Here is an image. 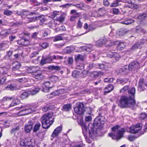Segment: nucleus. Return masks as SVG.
Segmentation results:
<instances>
[{
	"label": "nucleus",
	"instance_id": "nucleus-1",
	"mask_svg": "<svg viewBox=\"0 0 147 147\" xmlns=\"http://www.w3.org/2000/svg\"><path fill=\"white\" fill-rule=\"evenodd\" d=\"M135 105L136 101L134 98L123 96L120 99L118 106L122 108H130L133 107Z\"/></svg>",
	"mask_w": 147,
	"mask_h": 147
},
{
	"label": "nucleus",
	"instance_id": "nucleus-2",
	"mask_svg": "<svg viewBox=\"0 0 147 147\" xmlns=\"http://www.w3.org/2000/svg\"><path fill=\"white\" fill-rule=\"evenodd\" d=\"M53 113L49 112L44 114L41 118L42 127L44 129L49 128L54 121V118L53 117Z\"/></svg>",
	"mask_w": 147,
	"mask_h": 147
},
{
	"label": "nucleus",
	"instance_id": "nucleus-3",
	"mask_svg": "<svg viewBox=\"0 0 147 147\" xmlns=\"http://www.w3.org/2000/svg\"><path fill=\"white\" fill-rule=\"evenodd\" d=\"M112 131L114 133H109V136L114 140H119L123 137V134L125 132V129L123 128H121L118 125L113 127L111 128Z\"/></svg>",
	"mask_w": 147,
	"mask_h": 147
},
{
	"label": "nucleus",
	"instance_id": "nucleus-4",
	"mask_svg": "<svg viewBox=\"0 0 147 147\" xmlns=\"http://www.w3.org/2000/svg\"><path fill=\"white\" fill-rule=\"evenodd\" d=\"M26 105L22 106L19 108V109L22 108H25L19 112L18 113H14L12 115L13 117H17L18 116H21L28 114L31 112V109L30 108H26Z\"/></svg>",
	"mask_w": 147,
	"mask_h": 147
},
{
	"label": "nucleus",
	"instance_id": "nucleus-5",
	"mask_svg": "<svg viewBox=\"0 0 147 147\" xmlns=\"http://www.w3.org/2000/svg\"><path fill=\"white\" fill-rule=\"evenodd\" d=\"M28 34L26 33H23L20 34L19 36L20 38H22L21 40H18L17 43L19 45H25L29 44V41L27 39L26 36L28 37Z\"/></svg>",
	"mask_w": 147,
	"mask_h": 147
},
{
	"label": "nucleus",
	"instance_id": "nucleus-6",
	"mask_svg": "<svg viewBox=\"0 0 147 147\" xmlns=\"http://www.w3.org/2000/svg\"><path fill=\"white\" fill-rule=\"evenodd\" d=\"M74 109L76 113L79 115L82 114L85 111L84 105L81 103L78 104L77 107H75Z\"/></svg>",
	"mask_w": 147,
	"mask_h": 147
},
{
	"label": "nucleus",
	"instance_id": "nucleus-7",
	"mask_svg": "<svg viewBox=\"0 0 147 147\" xmlns=\"http://www.w3.org/2000/svg\"><path fill=\"white\" fill-rule=\"evenodd\" d=\"M142 126V124L140 123L135 125H133L132 127L129 128L130 132L133 134L138 133L139 131L141 129Z\"/></svg>",
	"mask_w": 147,
	"mask_h": 147
},
{
	"label": "nucleus",
	"instance_id": "nucleus-8",
	"mask_svg": "<svg viewBox=\"0 0 147 147\" xmlns=\"http://www.w3.org/2000/svg\"><path fill=\"white\" fill-rule=\"evenodd\" d=\"M31 140H30V141H29L28 138H26L21 140L20 141V147H33Z\"/></svg>",
	"mask_w": 147,
	"mask_h": 147
},
{
	"label": "nucleus",
	"instance_id": "nucleus-9",
	"mask_svg": "<svg viewBox=\"0 0 147 147\" xmlns=\"http://www.w3.org/2000/svg\"><path fill=\"white\" fill-rule=\"evenodd\" d=\"M36 15V13L35 12H31L29 14H27L26 15V17L29 20L28 21L30 22L34 21L36 20H38L40 19L41 16H33L34 15Z\"/></svg>",
	"mask_w": 147,
	"mask_h": 147
},
{
	"label": "nucleus",
	"instance_id": "nucleus-10",
	"mask_svg": "<svg viewBox=\"0 0 147 147\" xmlns=\"http://www.w3.org/2000/svg\"><path fill=\"white\" fill-rule=\"evenodd\" d=\"M103 117H98L95 119L93 124L94 126H98V127H102L104 124L105 121L102 120Z\"/></svg>",
	"mask_w": 147,
	"mask_h": 147
},
{
	"label": "nucleus",
	"instance_id": "nucleus-11",
	"mask_svg": "<svg viewBox=\"0 0 147 147\" xmlns=\"http://www.w3.org/2000/svg\"><path fill=\"white\" fill-rule=\"evenodd\" d=\"M42 73V71L40 70L34 71L32 73L33 77L39 80H41L43 78Z\"/></svg>",
	"mask_w": 147,
	"mask_h": 147
},
{
	"label": "nucleus",
	"instance_id": "nucleus-12",
	"mask_svg": "<svg viewBox=\"0 0 147 147\" xmlns=\"http://www.w3.org/2000/svg\"><path fill=\"white\" fill-rule=\"evenodd\" d=\"M50 83L49 82H45L42 84L43 89L42 91L44 92H48L49 89L52 88L50 86Z\"/></svg>",
	"mask_w": 147,
	"mask_h": 147
},
{
	"label": "nucleus",
	"instance_id": "nucleus-13",
	"mask_svg": "<svg viewBox=\"0 0 147 147\" xmlns=\"http://www.w3.org/2000/svg\"><path fill=\"white\" fill-rule=\"evenodd\" d=\"M107 57L109 58H115L117 60L119 59V55L116 52H113L111 51H109L107 53Z\"/></svg>",
	"mask_w": 147,
	"mask_h": 147
},
{
	"label": "nucleus",
	"instance_id": "nucleus-14",
	"mask_svg": "<svg viewBox=\"0 0 147 147\" xmlns=\"http://www.w3.org/2000/svg\"><path fill=\"white\" fill-rule=\"evenodd\" d=\"M139 67V63L135 61L131 63L128 67L129 70H132L134 69H138Z\"/></svg>",
	"mask_w": 147,
	"mask_h": 147
},
{
	"label": "nucleus",
	"instance_id": "nucleus-15",
	"mask_svg": "<svg viewBox=\"0 0 147 147\" xmlns=\"http://www.w3.org/2000/svg\"><path fill=\"white\" fill-rule=\"evenodd\" d=\"M62 130V127L61 126H59L56 128L54 131L51 136L53 137H57L58 134L60 133Z\"/></svg>",
	"mask_w": 147,
	"mask_h": 147
},
{
	"label": "nucleus",
	"instance_id": "nucleus-16",
	"mask_svg": "<svg viewBox=\"0 0 147 147\" xmlns=\"http://www.w3.org/2000/svg\"><path fill=\"white\" fill-rule=\"evenodd\" d=\"M115 45H117V49L119 50H122L124 49L125 45L123 42H120L119 41H115Z\"/></svg>",
	"mask_w": 147,
	"mask_h": 147
},
{
	"label": "nucleus",
	"instance_id": "nucleus-17",
	"mask_svg": "<svg viewBox=\"0 0 147 147\" xmlns=\"http://www.w3.org/2000/svg\"><path fill=\"white\" fill-rule=\"evenodd\" d=\"M33 123L32 122H28L25 126V130L27 132H30L32 129Z\"/></svg>",
	"mask_w": 147,
	"mask_h": 147
},
{
	"label": "nucleus",
	"instance_id": "nucleus-18",
	"mask_svg": "<svg viewBox=\"0 0 147 147\" xmlns=\"http://www.w3.org/2000/svg\"><path fill=\"white\" fill-rule=\"evenodd\" d=\"M6 89L7 90L12 91L18 90V88L16 85L11 84L7 85L6 87Z\"/></svg>",
	"mask_w": 147,
	"mask_h": 147
},
{
	"label": "nucleus",
	"instance_id": "nucleus-19",
	"mask_svg": "<svg viewBox=\"0 0 147 147\" xmlns=\"http://www.w3.org/2000/svg\"><path fill=\"white\" fill-rule=\"evenodd\" d=\"M128 66L127 65L123 67L119 70V72L121 74H126L128 71Z\"/></svg>",
	"mask_w": 147,
	"mask_h": 147
},
{
	"label": "nucleus",
	"instance_id": "nucleus-20",
	"mask_svg": "<svg viewBox=\"0 0 147 147\" xmlns=\"http://www.w3.org/2000/svg\"><path fill=\"white\" fill-rule=\"evenodd\" d=\"M13 66V70L16 71L21 66L20 64L18 62L16 61L13 62L12 64Z\"/></svg>",
	"mask_w": 147,
	"mask_h": 147
},
{
	"label": "nucleus",
	"instance_id": "nucleus-21",
	"mask_svg": "<svg viewBox=\"0 0 147 147\" xmlns=\"http://www.w3.org/2000/svg\"><path fill=\"white\" fill-rule=\"evenodd\" d=\"M113 89V86L112 85H109L106 87L105 89L104 94H105L106 93H108L111 92Z\"/></svg>",
	"mask_w": 147,
	"mask_h": 147
},
{
	"label": "nucleus",
	"instance_id": "nucleus-22",
	"mask_svg": "<svg viewBox=\"0 0 147 147\" xmlns=\"http://www.w3.org/2000/svg\"><path fill=\"white\" fill-rule=\"evenodd\" d=\"M129 96H131L132 98H134V95L135 92V89L134 88H131V89H129L128 91Z\"/></svg>",
	"mask_w": 147,
	"mask_h": 147
},
{
	"label": "nucleus",
	"instance_id": "nucleus-23",
	"mask_svg": "<svg viewBox=\"0 0 147 147\" xmlns=\"http://www.w3.org/2000/svg\"><path fill=\"white\" fill-rule=\"evenodd\" d=\"M127 32L126 30L124 28H122L118 30L117 31V34L119 36L124 35Z\"/></svg>",
	"mask_w": 147,
	"mask_h": 147
},
{
	"label": "nucleus",
	"instance_id": "nucleus-24",
	"mask_svg": "<svg viewBox=\"0 0 147 147\" xmlns=\"http://www.w3.org/2000/svg\"><path fill=\"white\" fill-rule=\"evenodd\" d=\"M39 90V89L38 88H34L31 90H29V92L30 94L33 95L38 93Z\"/></svg>",
	"mask_w": 147,
	"mask_h": 147
},
{
	"label": "nucleus",
	"instance_id": "nucleus-25",
	"mask_svg": "<svg viewBox=\"0 0 147 147\" xmlns=\"http://www.w3.org/2000/svg\"><path fill=\"white\" fill-rule=\"evenodd\" d=\"M52 60V59L50 57H48L46 59H42L40 62V63L42 65H43L47 63L51 62Z\"/></svg>",
	"mask_w": 147,
	"mask_h": 147
},
{
	"label": "nucleus",
	"instance_id": "nucleus-26",
	"mask_svg": "<svg viewBox=\"0 0 147 147\" xmlns=\"http://www.w3.org/2000/svg\"><path fill=\"white\" fill-rule=\"evenodd\" d=\"M107 41V39L106 38L101 39L98 40L96 42V45L97 46H99L105 43V41Z\"/></svg>",
	"mask_w": 147,
	"mask_h": 147
},
{
	"label": "nucleus",
	"instance_id": "nucleus-27",
	"mask_svg": "<svg viewBox=\"0 0 147 147\" xmlns=\"http://www.w3.org/2000/svg\"><path fill=\"white\" fill-rule=\"evenodd\" d=\"M29 94H29L28 90L25 91L21 93L20 97L22 99H24L27 98Z\"/></svg>",
	"mask_w": 147,
	"mask_h": 147
},
{
	"label": "nucleus",
	"instance_id": "nucleus-28",
	"mask_svg": "<svg viewBox=\"0 0 147 147\" xmlns=\"http://www.w3.org/2000/svg\"><path fill=\"white\" fill-rule=\"evenodd\" d=\"M97 66L96 67L97 68H99L100 69H102L103 70H107V69L108 68L107 66L101 63L99 64L97 63V64H96Z\"/></svg>",
	"mask_w": 147,
	"mask_h": 147
},
{
	"label": "nucleus",
	"instance_id": "nucleus-29",
	"mask_svg": "<svg viewBox=\"0 0 147 147\" xmlns=\"http://www.w3.org/2000/svg\"><path fill=\"white\" fill-rule=\"evenodd\" d=\"M61 69V67L58 66H55L54 65L50 66L48 67V69L51 70L59 71Z\"/></svg>",
	"mask_w": 147,
	"mask_h": 147
},
{
	"label": "nucleus",
	"instance_id": "nucleus-30",
	"mask_svg": "<svg viewBox=\"0 0 147 147\" xmlns=\"http://www.w3.org/2000/svg\"><path fill=\"white\" fill-rule=\"evenodd\" d=\"M54 107L51 105H46L44 106L42 108V110L44 112H46L49 109H54Z\"/></svg>",
	"mask_w": 147,
	"mask_h": 147
},
{
	"label": "nucleus",
	"instance_id": "nucleus-31",
	"mask_svg": "<svg viewBox=\"0 0 147 147\" xmlns=\"http://www.w3.org/2000/svg\"><path fill=\"white\" fill-rule=\"evenodd\" d=\"M84 28L85 29H87L88 28V31H86L85 33L88 32L90 31H92L94 30V28L90 26H89L88 27V25L87 23L85 24L84 26Z\"/></svg>",
	"mask_w": 147,
	"mask_h": 147
},
{
	"label": "nucleus",
	"instance_id": "nucleus-32",
	"mask_svg": "<svg viewBox=\"0 0 147 147\" xmlns=\"http://www.w3.org/2000/svg\"><path fill=\"white\" fill-rule=\"evenodd\" d=\"M20 127L19 126H17L16 127L12 129L11 131V133L14 134V135L17 134H18L19 131Z\"/></svg>",
	"mask_w": 147,
	"mask_h": 147
},
{
	"label": "nucleus",
	"instance_id": "nucleus-33",
	"mask_svg": "<svg viewBox=\"0 0 147 147\" xmlns=\"http://www.w3.org/2000/svg\"><path fill=\"white\" fill-rule=\"evenodd\" d=\"M107 47L111 46L112 45H115V41L113 42L110 40H107L105 43Z\"/></svg>",
	"mask_w": 147,
	"mask_h": 147
},
{
	"label": "nucleus",
	"instance_id": "nucleus-34",
	"mask_svg": "<svg viewBox=\"0 0 147 147\" xmlns=\"http://www.w3.org/2000/svg\"><path fill=\"white\" fill-rule=\"evenodd\" d=\"M13 103H12L8 107V108H10L11 107H13L15 105H16L20 102V100L18 99H13Z\"/></svg>",
	"mask_w": 147,
	"mask_h": 147
},
{
	"label": "nucleus",
	"instance_id": "nucleus-35",
	"mask_svg": "<svg viewBox=\"0 0 147 147\" xmlns=\"http://www.w3.org/2000/svg\"><path fill=\"white\" fill-rule=\"evenodd\" d=\"M75 59L76 61H83L84 59L83 56L80 54L75 56Z\"/></svg>",
	"mask_w": 147,
	"mask_h": 147
},
{
	"label": "nucleus",
	"instance_id": "nucleus-36",
	"mask_svg": "<svg viewBox=\"0 0 147 147\" xmlns=\"http://www.w3.org/2000/svg\"><path fill=\"white\" fill-rule=\"evenodd\" d=\"M71 106L70 105L67 104L65 105L63 107V110L64 111H67L71 109Z\"/></svg>",
	"mask_w": 147,
	"mask_h": 147
},
{
	"label": "nucleus",
	"instance_id": "nucleus-37",
	"mask_svg": "<svg viewBox=\"0 0 147 147\" xmlns=\"http://www.w3.org/2000/svg\"><path fill=\"white\" fill-rule=\"evenodd\" d=\"M134 22V20L132 19H128L125 21L122 22L123 24L128 25Z\"/></svg>",
	"mask_w": 147,
	"mask_h": 147
},
{
	"label": "nucleus",
	"instance_id": "nucleus-38",
	"mask_svg": "<svg viewBox=\"0 0 147 147\" xmlns=\"http://www.w3.org/2000/svg\"><path fill=\"white\" fill-rule=\"evenodd\" d=\"M40 126L41 124L40 123H36L34 126L33 130V131L35 132L39 130Z\"/></svg>",
	"mask_w": 147,
	"mask_h": 147
},
{
	"label": "nucleus",
	"instance_id": "nucleus-39",
	"mask_svg": "<svg viewBox=\"0 0 147 147\" xmlns=\"http://www.w3.org/2000/svg\"><path fill=\"white\" fill-rule=\"evenodd\" d=\"M63 50L65 53H69L71 52L72 51V48L71 47H67Z\"/></svg>",
	"mask_w": 147,
	"mask_h": 147
},
{
	"label": "nucleus",
	"instance_id": "nucleus-40",
	"mask_svg": "<svg viewBox=\"0 0 147 147\" xmlns=\"http://www.w3.org/2000/svg\"><path fill=\"white\" fill-rule=\"evenodd\" d=\"M136 31L139 33L144 32V30L140 26H138L136 27Z\"/></svg>",
	"mask_w": 147,
	"mask_h": 147
},
{
	"label": "nucleus",
	"instance_id": "nucleus-41",
	"mask_svg": "<svg viewBox=\"0 0 147 147\" xmlns=\"http://www.w3.org/2000/svg\"><path fill=\"white\" fill-rule=\"evenodd\" d=\"M63 39V37L61 35H58L55 36L53 39V41L55 42L57 41L61 40Z\"/></svg>",
	"mask_w": 147,
	"mask_h": 147
},
{
	"label": "nucleus",
	"instance_id": "nucleus-42",
	"mask_svg": "<svg viewBox=\"0 0 147 147\" xmlns=\"http://www.w3.org/2000/svg\"><path fill=\"white\" fill-rule=\"evenodd\" d=\"M129 6L131 8L134 9H137L139 7V6L138 5L134 4L133 3L130 5H129Z\"/></svg>",
	"mask_w": 147,
	"mask_h": 147
},
{
	"label": "nucleus",
	"instance_id": "nucleus-43",
	"mask_svg": "<svg viewBox=\"0 0 147 147\" xmlns=\"http://www.w3.org/2000/svg\"><path fill=\"white\" fill-rule=\"evenodd\" d=\"M60 13L58 11H54L51 14V18H54L57 16L59 15Z\"/></svg>",
	"mask_w": 147,
	"mask_h": 147
},
{
	"label": "nucleus",
	"instance_id": "nucleus-44",
	"mask_svg": "<svg viewBox=\"0 0 147 147\" xmlns=\"http://www.w3.org/2000/svg\"><path fill=\"white\" fill-rule=\"evenodd\" d=\"M39 46L43 49L46 48L48 46L47 43L46 42L41 43L39 44Z\"/></svg>",
	"mask_w": 147,
	"mask_h": 147
},
{
	"label": "nucleus",
	"instance_id": "nucleus-45",
	"mask_svg": "<svg viewBox=\"0 0 147 147\" xmlns=\"http://www.w3.org/2000/svg\"><path fill=\"white\" fill-rule=\"evenodd\" d=\"M144 80L143 79H140L139 81L138 87L141 86H147V85L144 83Z\"/></svg>",
	"mask_w": 147,
	"mask_h": 147
},
{
	"label": "nucleus",
	"instance_id": "nucleus-46",
	"mask_svg": "<svg viewBox=\"0 0 147 147\" xmlns=\"http://www.w3.org/2000/svg\"><path fill=\"white\" fill-rule=\"evenodd\" d=\"M140 45L139 42H137L132 47V49H136L137 48H139L140 47Z\"/></svg>",
	"mask_w": 147,
	"mask_h": 147
},
{
	"label": "nucleus",
	"instance_id": "nucleus-47",
	"mask_svg": "<svg viewBox=\"0 0 147 147\" xmlns=\"http://www.w3.org/2000/svg\"><path fill=\"white\" fill-rule=\"evenodd\" d=\"M74 6L78 8L81 9H82L84 7V4L82 3L76 4L74 5Z\"/></svg>",
	"mask_w": 147,
	"mask_h": 147
},
{
	"label": "nucleus",
	"instance_id": "nucleus-48",
	"mask_svg": "<svg viewBox=\"0 0 147 147\" xmlns=\"http://www.w3.org/2000/svg\"><path fill=\"white\" fill-rule=\"evenodd\" d=\"M147 14L146 13H143L140 15L138 17V19L141 20H143L144 18L146 17Z\"/></svg>",
	"mask_w": 147,
	"mask_h": 147
},
{
	"label": "nucleus",
	"instance_id": "nucleus-49",
	"mask_svg": "<svg viewBox=\"0 0 147 147\" xmlns=\"http://www.w3.org/2000/svg\"><path fill=\"white\" fill-rule=\"evenodd\" d=\"M18 80L20 83H24L27 82L28 81L27 79L25 77L19 79Z\"/></svg>",
	"mask_w": 147,
	"mask_h": 147
},
{
	"label": "nucleus",
	"instance_id": "nucleus-50",
	"mask_svg": "<svg viewBox=\"0 0 147 147\" xmlns=\"http://www.w3.org/2000/svg\"><path fill=\"white\" fill-rule=\"evenodd\" d=\"M12 12L10 10H6L4 12V14L7 16H10L12 14Z\"/></svg>",
	"mask_w": 147,
	"mask_h": 147
},
{
	"label": "nucleus",
	"instance_id": "nucleus-51",
	"mask_svg": "<svg viewBox=\"0 0 147 147\" xmlns=\"http://www.w3.org/2000/svg\"><path fill=\"white\" fill-rule=\"evenodd\" d=\"M58 78L55 76H52L51 78V80L53 82H56L58 80Z\"/></svg>",
	"mask_w": 147,
	"mask_h": 147
},
{
	"label": "nucleus",
	"instance_id": "nucleus-52",
	"mask_svg": "<svg viewBox=\"0 0 147 147\" xmlns=\"http://www.w3.org/2000/svg\"><path fill=\"white\" fill-rule=\"evenodd\" d=\"M72 76L74 78H77L79 76L78 72L76 71H74L72 73Z\"/></svg>",
	"mask_w": 147,
	"mask_h": 147
},
{
	"label": "nucleus",
	"instance_id": "nucleus-53",
	"mask_svg": "<svg viewBox=\"0 0 147 147\" xmlns=\"http://www.w3.org/2000/svg\"><path fill=\"white\" fill-rule=\"evenodd\" d=\"M14 97L13 96L9 97H5L3 98V100L6 101H9L12 99H13Z\"/></svg>",
	"mask_w": 147,
	"mask_h": 147
},
{
	"label": "nucleus",
	"instance_id": "nucleus-54",
	"mask_svg": "<svg viewBox=\"0 0 147 147\" xmlns=\"http://www.w3.org/2000/svg\"><path fill=\"white\" fill-rule=\"evenodd\" d=\"M104 82H113V79L112 78H106L104 79Z\"/></svg>",
	"mask_w": 147,
	"mask_h": 147
},
{
	"label": "nucleus",
	"instance_id": "nucleus-55",
	"mask_svg": "<svg viewBox=\"0 0 147 147\" xmlns=\"http://www.w3.org/2000/svg\"><path fill=\"white\" fill-rule=\"evenodd\" d=\"M67 61L69 64H72L73 62V59L72 57H69L67 59Z\"/></svg>",
	"mask_w": 147,
	"mask_h": 147
},
{
	"label": "nucleus",
	"instance_id": "nucleus-56",
	"mask_svg": "<svg viewBox=\"0 0 147 147\" xmlns=\"http://www.w3.org/2000/svg\"><path fill=\"white\" fill-rule=\"evenodd\" d=\"M52 57L54 59H57L58 60H61L63 58V57L61 56H56L55 55L53 57Z\"/></svg>",
	"mask_w": 147,
	"mask_h": 147
},
{
	"label": "nucleus",
	"instance_id": "nucleus-57",
	"mask_svg": "<svg viewBox=\"0 0 147 147\" xmlns=\"http://www.w3.org/2000/svg\"><path fill=\"white\" fill-rule=\"evenodd\" d=\"M76 16H71L70 18V20L71 21H74L75 20V18H77L79 16V13H76Z\"/></svg>",
	"mask_w": 147,
	"mask_h": 147
},
{
	"label": "nucleus",
	"instance_id": "nucleus-58",
	"mask_svg": "<svg viewBox=\"0 0 147 147\" xmlns=\"http://www.w3.org/2000/svg\"><path fill=\"white\" fill-rule=\"evenodd\" d=\"M113 12L114 14H117L119 12V10L118 8H113Z\"/></svg>",
	"mask_w": 147,
	"mask_h": 147
},
{
	"label": "nucleus",
	"instance_id": "nucleus-59",
	"mask_svg": "<svg viewBox=\"0 0 147 147\" xmlns=\"http://www.w3.org/2000/svg\"><path fill=\"white\" fill-rule=\"evenodd\" d=\"M119 4L117 3L115 1L113 3H112L110 5V6L111 7H117L118 5Z\"/></svg>",
	"mask_w": 147,
	"mask_h": 147
},
{
	"label": "nucleus",
	"instance_id": "nucleus-60",
	"mask_svg": "<svg viewBox=\"0 0 147 147\" xmlns=\"http://www.w3.org/2000/svg\"><path fill=\"white\" fill-rule=\"evenodd\" d=\"M41 16L40 18V23L42 24L44 23V22L45 21V19L44 18V16L43 15H41L39 16Z\"/></svg>",
	"mask_w": 147,
	"mask_h": 147
},
{
	"label": "nucleus",
	"instance_id": "nucleus-61",
	"mask_svg": "<svg viewBox=\"0 0 147 147\" xmlns=\"http://www.w3.org/2000/svg\"><path fill=\"white\" fill-rule=\"evenodd\" d=\"M128 89V86H124L122 89L121 90L120 92H124L125 91L127 90Z\"/></svg>",
	"mask_w": 147,
	"mask_h": 147
},
{
	"label": "nucleus",
	"instance_id": "nucleus-62",
	"mask_svg": "<svg viewBox=\"0 0 147 147\" xmlns=\"http://www.w3.org/2000/svg\"><path fill=\"white\" fill-rule=\"evenodd\" d=\"M6 80V78L5 77L2 78L0 80V83L1 84H3L5 83Z\"/></svg>",
	"mask_w": 147,
	"mask_h": 147
},
{
	"label": "nucleus",
	"instance_id": "nucleus-63",
	"mask_svg": "<svg viewBox=\"0 0 147 147\" xmlns=\"http://www.w3.org/2000/svg\"><path fill=\"white\" fill-rule=\"evenodd\" d=\"M147 117V115L145 113H142L140 115V118L143 119Z\"/></svg>",
	"mask_w": 147,
	"mask_h": 147
},
{
	"label": "nucleus",
	"instance_id": "nucleus-64",
	"mask_svg": "<svg viewBox=\"0 0 147 147\" xmlns=\"http://www.w3.org/2000/svg\"><path fill=\"white\" fill-rule=\"evenodd\" d=\"M59 94L58 91H56L55 92H53L50 94V95H52L51 97H52L53 96H56Z\"/></svg>",
	"mask_w": 147,
	"mask_h": 147
}]
</instances>
